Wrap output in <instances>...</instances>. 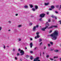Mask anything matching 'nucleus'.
<instances>
[{
  "label": "nucleus",
  "instance_id": "nucleus-1",
  "mask_svg": "<svg viewBox=\"0 0 61 61\" xmlns=\"http://www.w3.org/2000/svg\"><path fill=\"white\" fill-rule=\"evenodd\" d=\"M58 36V32L56 30L55 31L54 33L50 35L51 37H52V39L53 40H56L57 39Z\"/></svg>",
  "mask_w": 61,
  "mask_h": 61
},
{
  "label": "nucleus",
  "instance_id": "nucleus-2",
  "mask_svg": "<svg viewBox=\"0 0 61 61\" xmlns=\"http://www.w3.org/2000/svg\"><path fill=\"white\" fill-rule=\"evenodd\" d=\"M46 25H48V26H46V27H45V28H41V30H42V31H45V29H46L47 28H48V26H49V24H48V22H46Z\"/></svg>",
  "mask_w": 61,
  "mask_h": 61
},
{
  "label": "nucleus",
  "instance_id": "nucleus-3",
  "mask_svg": "<svg viewBox=\"0 0 61 61\" xmlns=\"http://www.w3.org/2000/svg\"><path fill=\"white\" fill-rule=\"evenodd\" d=\"M45 14L43 13L40 14V16L41 17H45Z\"/></svg>",
  "mask_w": 61,
  "mask_h": 61
},
{
  "label": "nucleus",
  "instance_id": "nucleus-4",
  "mask_svg": "<svg viewBox=\"0 0 61 61\" xmlns=\"http://www.w3.org/2000/svg\"><path fill=\"white\" fill-rule=\"evenodd\" d=\"M52 27H55V28H57V26L55 25H52L50 27H49V28H51Z\"/></svg>",
  "mask_w": 61,
  "mask_h": 61
},
{
  "label": "nucleus",
  "instance_id": "nucleus-5",
  "mask_svg": "<svg viewBox=\"0 0 61 61\" xmlns=\"http://www.w3.org/2000/svg\"><path fill=\"white\" fill-rule=\"evenodd\" d=\"M20 53H21V56H23V55L24 54V51L23 50H21V51L20 52Z\"/></svg>",
  "mask_w": 61,
  "mask_h": 61
},
{
  "label": "nucleus",
  "instance_id": "nucleus-6",
  "mask_svg": "<svg viewBox=\"0 0 61 61\" xmlns=\"http://www.w3.org/2000/svg\"><path fill=\"white\" fill-rule=\"evenodd\" d=\"M39 32H37L36 33V35H37V38H39L40 37V36L39 35Z\"/></svg>",
  "mask_w": 61,
  "mask_h": 61
},
{
  "label": "nucleus",
  "instance_id": "nucleus-7",
  "mask_svg": "<svg viewBox=\"0 0 61 61\" xmlns=\"http://www.w3.org/2000/svg\"><path fill=\"white\" fill-rule=\"evenodd\" d=\"M39 58L38 57H37V58H35V59H34L33 61H37V60L38 59H39Z\"/></svg>",
  "mask_w": 61,
  "mask_h": 61
},
{
  "label": "nucleus",
  "instance_id": "nucleus-8",
  "mask_svg": "<svg viewBox=\"0 0 61 61\" xmlns=\"http://www.w3.org/2000/svg\"><path fill=\"white\" fill-rule=\"evenodd\" d=\"M36 26H34L33 28V30L35 31V30H36Z\"/></svg>",
  "mask_w": 61,
  "mask_h": 61
},
{
  "label": "nucleus",
  "instance_id": "nucleus-9",
  "mask_svg": "<svg viewBox=\"0 0 61 61\" xmlns=\"http://www.w3.org/2000/svg\"><path fill=\"white\" fill-rule=\"evenodd\" d=\"M30 47L31 48L32 47V46H33V43H30Z\"/></svg>",
  "mask_w": 61,
  "mask_h": 61
},
{
  "label": "nucleus",
  "instance_id": "nucleus-10",
  "mask_svg": "<svg viewBox=\"0 0 61 61\" xmlns=\"http://www.w3.org/2000/svg\"><path fill=\"white\" fill-rule=\"evenodd\" d=\"M35 8L36 9H38V6H37L35 5Z\"/></svg>",
  "mask_w": 61,
  "mask_h": 61
},
{
  "label": "nucleus",
  "instance_id": "nucleus-11",
  "mask_svg": "<svg viewBox=\"0 0 61 61\" xmlns=\"http://www.w3.org/2000/svg\"><path fill=\"white\" fill-rule=\"evenodd\" d=\"M54 51L55 52H56V53H57V52H58L59 51L58 50H55Z\"/></svg>",
  "mask_w": 61,
  "mask_h": 61
},
{
  "label": "nucleus",
  "instance_id": "nucleus-12",
  "mask_svg": "<svg viewBox=\"0 0 61 61\" xmlns=\"http://www.w3.org/2000/svg\"><path fill=\"white\" fill-rule=\"evenodd\" d=\"M29 5L30 7V8H32V7H33V5Z\"/></svg>",
  "mask_w": 61,
  "mask_h": 61
},
{
  "label": "nucleus",
  "instance_id": "nucleus-13",
  "mask_svg": "<svg viewBox=\"0 0 61 61\" xmlns=\"http://www.w3.org/2000/svg\"><path fill=\"white\" fill-rule=\"evenodd\" d=\"M51 8H52V9H54V8H55V7L54 6H51Z\"/></svg>",
  "mask_w": 61,
  "mask_h": 61
},
{
  "label": "nucleus",
  "instance_id": "nucleus-14",
  "mask_svg": "<svg viewBox=\"0 0 61 61\" xmlns=\"http://www.w3.org/2000/svg\"><path fill=\"white\" fill-rule=\"evenodd\" d=\"M24 7L25 8H28V6L25 5V6H24Z\"/></svg>",
  "mask_w": 61,
  "mask_h": 61
},
{
  "label": "nucleus",
  "instance_id": "nucleus-15",
  "mask_svg": "<svg viewBox=\"0 0 61 61\" xmlns=\"http://www.w3.org/2000/svg\"><path fill=\"white\" fill-rule=\"evenodd\" d=\"M50 43L51 45H53V42H50Z\"/></svg>",
  "mask_w": 61,
  "mask_h": 61
},
{
  "label": "nucleus",
  "instance_id": "nucleus-16",
  "mask_svg": "<svg viewBox=\"0 0 61 61\" xmlns=\"http://www.w3.org/2000/svg\"><path fill=\"white\" fill-rule=\"evenodd\" d=\"M45 5H49V3H45Z\"/></svg>",
  "mask_w": 61,
  "mask_h": 61
},
{
  "label": "nucleus",
  "instance_id": "nucleus-17",
  "mask_svg": "<svg viewBox=\"0 0 61 61\" xmlns=\"http://www.w3.org/2000/svg\"><path fill=\"white\" fill-rule=\"evenodd\" d=\"M58 7H59V5H56V8H58Z\"/></svg>",
  "mask_w": 61,
  "mask_h": 61
},
{
  "label": "nucleus",
  "instance_id": "nucleus-18",
  "mask_svg": "<svg viewBox=\"0 0 61 61\" xmlns=\"http://www.w3.org/2000/svg\"><path fill=\"white\" fill-rule=\"evenodd\" d=\"M33 57L32 56H31L30 57V59L31 60H33Z\"/></svg>",
  "mask_w": 61,
  "mask_h": 61
},
{
  "label": "nucleus",
  "instance_id": "nucleus-19",
  "mask_svg": "<svg viewBox=\"0 0 61 61\" xmlns=\"http://www.w3.org/2000/svg\"><path fill=\"white\" fill-rule=\"evenodd\" d=\"M54 50V49H50V51H52Z\"/></svg>",
  "mask_w": 61,
  "mask_h": 61
},
{
  "label": "nucleus",
  "instance_id": "nucleus-20",
  "mask_svg": "<svg viewBox=\"0 0 61 61\" xmlns=\"http://www.w3.org/2000/svg\"><path fill=\"white\" fill-rule=\"evenodd\" d=\"M32 10H33V11H35L36 10V9H34V8H32Z\"/></svg>",
  "mask_w": 61,
  "mask_h": 61
},
{
  "label": "nucleus",
  "instance_id": "nucleus-21",
  "mask_svg": "<svg viewBox=\"0 0 61 61\" xmlns=\"http://www.w3.org/2000/svg\"><path fill=\"white\" fill-rule=\"evenodd\" d=\"M51 17H52V18H55V16L52 15V16H51Z\"/></svg>",
  "mask_w": 61,
  "mask_h": 61
},
{
  "label": "nucleus",
  "instance_id": "nucleus-22",
  "mask_svg": "<svg viewBox=\"0 0 61 61\" xmlns=\"http://www.w3.org/2000/svg\"><path fill=\"white\" fill-rule=\"evenodd\" d=\"M55 58H58V56H57L56 57V56H54L53 58H54V59H55Z\"/></svg>",
  "mask_w": 61,
  "mask_h": 61
},
{
  "label": "nucleus",
  "instance_id": "nucleus-23",
  "mask_svg": "<svg viewBox=\"0 0 61 61\" xmlns=\"http://www.w3.org/2000/svg\"><path fill=\"white\" fill-rule=\"evenodd\" d=\"M32 23H30L29 24V25H32Z\"/></svg>",
  "mask_w": 61,
  "mask_h": 61
},
{
  "label": "nucleus",
  "instance_id": "nucleus-24",
  "mask_svg": "<svg viewBox=\"0 0 61 61\" xmlns=\"http://www.w3.org/2000/svg\"><path fill=\"white\" fill-rule=\"evenodd\" d=\"M39 42H40L41 41H42V39H39Z\"/></svg>",
  "mask_w": 61,
  "mask_h": 61
},
{
  "label": "nucleus",
  "instance_id": "nucleus-25",
  "mask_svg": "<svg viewBox=\"0 0 61 61\" xmlns=\"http://www.w3.org/2000/svg\"><path fill=\"white\" fill-rule=\"evenodd\" d=\"M50 59L51 60H54V59L52 58H50Z\"/></svg>",
  "mask_w": 61,
  "mask_h": 61
},
{
  "label": "nucleus",
  "instance_id": "nucleus-26",
  "mask_svg": "<svg viewBox=\"0 0 61 61\" xmlns=\"http://www.w3.org/2000/svg\"><path fill=\"white\" fill-rule=\"evenodd\" d=\"M26 58H28L29 57V56H28V55H26Z\"/></svg>",
  "mask_w": 61,
  "mask_h": 61
},
{
  "label": "nucleus",
  "instance_id": "nucleus-27",
  "mask_svg": "<svg viewBox=\"0 0 61 61\" xmlns=\"http://www.w3.org/2000/svg\"><path fill=\"white\" fill-rule=\"evenodd\" d=\"M21 26H22V25H19L18 27H21Z\"/></svg>",
  "mask_w": 61,
  "mask_h": 61
},
{
  "label": "nucleus",
  "instance_id": "nucleus-28",
  "mask_svg": "<svg viewBox=\"0 0 61 61\" xmlns=\"http://www.w3.org/2000/svg\"><path fill=\"white\" fill-rule=\"evenodd\" d=\"M55 13H56V14H58V12L57 11H55Z\"/></svg>",
  "mask_w": 61,
  "mask_h": 61
},
{
  "label": "nucleus",
  "instance_id": "nucleus-29",
  "mask_svg": "<svg viewBox=\"0 0 61 61\" xmlns=\"http://www.w3.org/2000/svg\"><path fill=\"white\" fill-rule=\"evenodd\" d=\"M19 53H17V56H19Z\"/></svg>",
  "mask_w": 61,
  "mask_h": 61
},
{
  "label": "nucleus",
  "instance_id": "nucleus-30",
  "mask_svg": "<svg viewBox=\"0 0 61 61\" xmlns=\"http://www.w3.org/2000/svg\"><path fill=\"white\" fill-rule=\"evenodd\" d=\"M21 51V49H19L18 51L19 52V51Z\"/></svg>",
  "mask_w": 61,
  "mask_h": 61
},
{
  "label": "nucleus",
  "instance_id": "nucleus-31",
  "mask_svg": "<svg viewBox=\"0 0 61 61\" xmlns=\"http://www.w3.org/2000/svg\"><path fill=\"white\" fill-rule=\"evenodd\" d=\"M49 55H48L46 56V57H47V58H48L49 57Z\"/></svg>",
  "mask_w": 61,
  "mask_h": 61
},
{
  "label": "nucleus",
  "instance_id": "nucleus-32",
  "mask_svg": "<svg viewBox=\"0 0 61 61\" xmlns=\"http://www.w3.org/2000/svg\"><path fill=\"white\" fill-rule=\"evenodd\" d=\"M48 21L49 22H51V20H50V19H49L48 20Z\"/></svg>",
  "mask_w": 61,
  "mask_h": 61
},
{
  "label": "nucleus",
  "instance_id": "nucleus-33",
  "mask_svg": "<svg viewBox=\"0 0 61 61\" xmlns=\"http://www.w3.org/2000/svg\"><path fill=\"white\" fill-rule=\"evenodd\" d=\"M41 20H42V18H40V19H39L40 21H41Z\"/></svg>",
  "mask_w": 61,
  "mask_h": 61
},
{
  "label": "nucleus",
  "instance_id": "nucleus-34",
  "mask_svg": "<svg viewBox=\"0 0 61 61\" xmlns=\"http://www.w3.org/2000/svg\"><path fill=\"white\" fill-rule=\"evenodd\" d=\"M15 60H17V57H15Z\"/></svg>",
  "mask_w": 61,
  "mask_h": 61
},
{
  "label": "nucleus",
  "instance_id": "nucleus-35",
  "mask_svg": "<svg viewBox=\"0 0 61 61\" xmlns=\"http://www.w3.org/2000/svg\"><path fill=\"white\" fill-rule=\"evenodd\" d=\"M54 18H55V19L56 20L57 19V18L56 17V16Z\"/></svg>",
  "mask_w": 61,
  "mask_h": 61
},
{
  "label": "nucleus",
  "instance_id": "nucleus-36",
  "mask_svg": "<svg viewBox=\"0 0 61 61\" xmlns=\"http://www.w3.org/2000/svg\"><path fill=\"white\" fill-rule=\"evenodd\" d=\"M48 46H50V44H48Z\"/></svg>",
  "mask_w": 61,
  "mask_h": 61
},
{
  "label": "nucleus",
  "instance_id": "nucleus-37",
  "mask_svg": "<svg viewBox=\"0 0 61 61\" xmlns=\"http://www.w3.org/2000/svg\"><path fill=\"white\" fill-rule=\"evenodd\" d=\"M30 53H31V54L33 53V51H30Z\"/></svg>",
  "mask_w": 61,
  "mask_h": 61
},
{
  "label": "nucleus",
  "instance_id": "nucleus-38",
  "mask_svg": "<svg viewBox=\"0 0 61 61\" xmlns=\"http://www.w3.org/2000/svg\"><path fill=\"white\" fill-rule=\"evenodd\" d=\"M2 30V27H0V30Z\"/></svg>",
  "mask_w": 61,
  "mask_h": 61
},
{
  "label": "nucleus",
  "instance_id": "nucleus-39",
  "mask_svg": "<svg viewBox=\"0 0 61 61\" xmlns=\"http://www.w3.org/2000/svg\"><path fill=\"white\" fill-rule=\"evenodd\" d=\"M18 40L19 41H21V39H19Z\"/></svg>",
  "mask_w": 61,
  "mask_h": 61
},
{
  "label": "nucleus",
  "instance_id": "nucleus-40",
  "mask_svg": "<svg viewBox=\"0 0 61 61\" xmlns=\"http://www.w3.org/2000/svg\"><path fill=\"white\" fill-rule=\"evenodd\" d=\"M4 49H5V45H4Z\"/></svg>",
  "mask_w": 61,
  "mask_h": 61
},
{
  "label": "nucleus",
  "instance_id": "nucleus-41",
  "mask_svg": "<svg viewBox=\"0 0 61 61\" xmlns=\"http://www.w3.org/2000/svg\"><path fill=\"white\" fill-rule=\"evenodd\" d=\"M37 61H40V60H38V59H37Z\"/></svg>",
  "mask_w": 61,
  "mask_h": 61
},
{
  "label": "nucleus",
  "instance_id": "nucleus-42",
  "mask_svg": "<svg viewBox=\"0 0 61 61\" xmlns=\"http://www.w3.org/2000/svg\"><path fill=\"white\" fill-rule=\"evenodd\" d=\"M52 32V30H51L49 32V33H51V32Z\"/></svg>",
  "mask_w": 61,
  "mask_h": 61
},
{
  "label": "nucleus",
  "instance_id": "nucleus-43",
  "mask_svg": "<svg viewBox=\"0 0 61 61\" xmlns=\"http://www.w3.org/2000/svg\"><path fill=\"white\" fill-rule=\"evenodd\" d=\"M13 49L14 51H15V48H13Z\"/></svg>",
  "mask_w": 61,
  "mask_h": 61
},
{
  "label": "nucleus",
  "instance_id": "nucleus-44",
  "mask_svg": "<svg viewBox=\"0 0 61 61\" xmlns=\"http://www.w3.org/2000/svg\"><path fill=\"white\" fill-rule=\"evenodd\" d=\"M37 37L36 36L35 37V39H37Z\"/></svg>",
  "mask_w": 61,
  "mask_h": 61
},
{
  "label": "nucleus",
  "instance_id": "nucleus-45",
  "mask_svg": "<svg viewBox=\"0 0 61 61\" xmlns=\"http://www.w3.org/2000/svg\"><path fill=\"white\" fill-rule=\"evenodd\" d=\"M46 48V46H45L44 47V49H45Z\"/></svg>",
  "mask_w": 61,
  "mask_h": 61
},
{
  "label": "nucleus",
  "instance_id": "nucleus-46",
  "mask_svg": "<svg viewBox=\"0 0 61 61\" xmlns=\"http://www.w3.org/2000/svg\"><path fill=\"white\" fill-rule=\"evenodd\" d=\"M33 40V39L32 38H30V41H32Z\"/></svg>",
  "mask_w": 61,
  "mask_h": 61
},
{
  "label": "nucleus",
  "instance_id": "nucleus-47",
  "mask_svg": "<svg viewBox=\"0 0 61 61\" xmlns=\"http://www.w3.org/2000/svg\"><path fill=\"white\" fill-rule=\"evenodd\" d=\"M36 27H38V25H37L36 26Z\"/></svg>",
  "mask_w": 61,
  "mask_h": 61
},
{
  "label": "nucleus",
  "instance_id": "nucleus-48",
  "mask_svg": "<svg viewBox=\"0 0 61 61\" xmlns=\"http://www.w3.org/2000/svg\"><path fill=\"white\" fill-rule=\"evenodd\" d=\"M25 49H26H26H27V47H25Z\"/></svg>",
  "mask_w": 61,
  "mask_h": 61
},
{
  "label": "nucleus",
  "instance_id": "nucleus-49",
  "mask_svg": "<svg viewBox=\"0 0 61 61\" xmlns=\"http://www.w3.org/2000/svg\"><path fill=\"white\" fill-rule=\"evenodd\" d=\"M49 10H52V9H51V8H49Z\"/></svg>",
  "mask_w": 61,
  "mask_h": 61
},
{
  "label": "nucleus",
  "instance_id": "nucleus-50",
  "mask_svg": "<svg viewBox=\"0 0 61 61\" xmlns=\"http://www.w3.org/2000/svg\"><path fill=\"white\" fill-rule=\"evenodd\" d=\"M37 48V47H36L35 48H34V50H36V49Z\"/></svg>",
  "mask_w": 61,
  "mask_h": 61
},
{
  "label": "nucleus",
  "instance_id": "nucleus-51",
  "mask_svg": "<svg viewBox=\"0 0 61 61\" xmlns=\"http://www.w3.org/2000/svg\"><path fill=\"white\" fill-rule=\"evenodd\" d=\"M15 15L16 16H17V15H18V14H16Z\"/></svg>",
  "mask_w": 61,
  "mask_h": 61
},
{
  "label": "nucleus",
  "instance_id": "nucleus-52",
  "mask_svg": "<svg viewBox=\"0 0 61 61\" xmlns=\"http://www.w3.org/2000/svg\"><path fill=\"white\" fill-rule=\"evenodd\" d=\"M42 42H41L40 43V45H41V44H42Z\"/></svg>",
  "mask_w": 61,
  "mask_h": 61
},
{
  "label": "nucleus",
  "instance_id": "nucleus-53",
  "mask_svg": "<svg viewBox=\"0 0 61 61\" xmlns=\"http://www.w3.org/2000/svg\"><path fill=\"white\" fill-rule=\"evenodd\" d=\"M47 15H48L49 14V13H48V12H47Z\"/></svg>",
  "mask_w": 61,
  "mask_h": 61
},
{
  "label": "nucleus",
  "instance_id": "nucleus-54",
  "mask_svg": "<svg viewBox=\"0 0 61 61\" xmlns=\"http://www.w3.org/2000/svg\"><path fill=\"white\" fill-rule=\"evenodd\" d=\"M40 55L41 56V52H40Z\"/></svg>",
  "mask_w": 61,
  "mask_h": 61
},
{
  "label": "nucleus",
  "instance_id": "nucleus-55",
  "mask_svg": "<svg viewBox=\"0 0 61 61\" xmlns=\"http://www.w3.org/2000/svg\"><path fill=\"white\" fill-rule=\"evenodd\" d=\"M9 23H11V21H9Z\"/></svg>",
  "mask_w": 61,
  "mask_h": 61
},
{
  "label": "nucleus",
  "instance_id": "nucleus-56",
  "mask_svg": "<svg viewBox=\"0 0 61 61\" xmlns=\"http://www.w3.org/2000/svg\"><path fill=\"white\" fill-rule=\"evenodd\" d=\"M60 8H61V5L60 7Z\"/></svg>",
  "mask_w": 61,
  "mask_h": 61
},
{
  "label": "nucleus",
  "instance_id": "nucleus-57",
  "mask_svg": "<svg viewBox=\"0 0 61 61\" xmlns=\"http://www.w3.org/2000/svg\"><path fill=\"white\" fill-rule=\"evenodd\" d=\"M60 61H61V58H60Z\"/></svg>",
  "mask_w": 61,
  "mask_h": 61
},
{
  "label": "nucleus",
  "instance_id": "nucleus-58",
  "mask_svg": "<svg viewBox=\"0 0 61 61\" xmlns=\"http://www.w3.org/2000/svg\"><path fill=\"white\" fill-rule=\"evenodd\" d=\"M59 22H61V20H60V21H59Z\"/></svg>",
  "mask_w": 61,
  "mask_h": 61
},
{
  "label": "nucleus",
  "instance_id": "nucleus-59",
  "mask_svg": "<svg viewBox=\"0 0 61 61\" xmlns=\"http://www.w3.org/2000/svg\"><path fill=\"white\" fill-rule=\"evenodd\" d=\"M10 31V30H8L9 31Z\"/></svg>",
  "mask_w": 61,
  "mask_h": 61
},
{
  "label": "nucleus",
  "instance_id": "nucleus-60",
  "mask_svg": "<svg viewBox=\"0 0 61 61\" xmlns=\"http://www.w3.org/2000/svg\"><path fill=\"white\" fill-rule=\"evenodd\" d=\"M43 54H44H44H45V52H43Z\"/></svg>",
  "mask_w": 61,
  "mask_h": 61
},
{
  "label": "nucleus",
  "instance_id": "nucleus-61",
  "mask_svg": "<svg viewBox=\"0 0 61 61\" xmlns=\"http://www.w3.org/2000/svg\"><path fill=\"white\" fill-rule=\"evenodd\" d=\"M20 60L21 61H22V59H20Z\"/></svg>",
  "mask_w": 61,
  "mask_h": 61
},
{
  "label": "nucleus",
  "instance_id": "nucleus-62",
  "mask_svg": "<svg viewBox=\"0 0 61 61\" xmlns=\"http://www.w3.org/2000/svg\"><path fill=\"white\" fill-rule=\"evenodd\" d=\"M59 10H60V8H59Z\"/></svg>",
  "mask_w": 61,
  "mask_h": 61
},
{
  "label": "nucleus",
  "instance_id": "nucleus-63",
  "mask_svg": "<svg viewBox=\"0 0 61 61\" xmlns=\"http://www.w3.org/2000/svg\"><path fill=\"white\" fill-rule=\"evenodd\" d=\"M60 24H61V22H60Z\"/></svg>",
  "mask_w": 61,
  "mask_h": 61
},
{
  "label": "nucleus",
  "instance_id": "nucleus-64",
  "mask_svg": "<svg viewBox=\"0 0 61 61\" xmlns=\"http://www.w3.org/2000/svg\"><path fill=\"white\" fill-rule=\"evenodd\" d=\"M54 61H56V60H55Z\"/></svg>",
  "mask_w": 61,
  "mask_h": 61
}]
</instances>
